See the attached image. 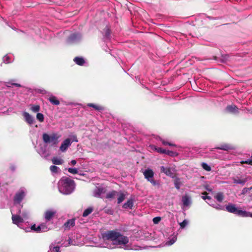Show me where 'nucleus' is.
I'll use <instances>...</instances> for the list:
<instances>
[{
	"mask_svg": "<svg viewBox=\"0 0 252 252\" xmlns=\"http://www.w3.org/2000/svg\"><path fill=\"white\" fill-rule=\"evenodd\" d=\"M23 116L24 117V120L27 124H28L29 125L33 124L34 122H35V120L33 117H32L26 111L23 113Z\"/></svg>",
	"mask_w": 252,
	"mask_h": 252,
	"instance_id": "ddd939ff",
	"label": "nucleus"
},
{
	"mask_svg": "<svg viewBox=\"0 0 252 252\" xmlns=\"http://www.w3.org/2000/svg\"><path fill=\"white\" fill-rule=\"evenodd\" d=\"M223 59H222V62H225L227 60H228L229 56L228 55H225V56L222 57Z\"/></svg>",
	"mask_w": 252,
	"mask_h": 252,
	"instance_id": "4d7b16f0",
	"label": "nucleus"
},
{
	"mask_svg": "<svg viewBox=\"0 0 252 252\" xmlns=\"http://www.w3.org/2000/svg\"><path fill=\"white\" fill-rule=\"evenodd\" d=\"M245 213H246L244 215H242V217H250L252 218V213H250L246 211H243Z\"/></svg>",
	"mask_w": 252,
	"mask_h": 252,
	"instance_id": "603ef678",
	"label": "nucleus"
},
{
	"mask_svg": "<svg viewBox=\"0 0 252 252\" xmlns=\"http://www.w3.org/2000/svg\"><path fill=\"white\" fill-rule=\"evenodd\" d=\"M241 163L242 164L246 163V164H248L252 165V155L250 159H248L246 160H243V161H241Z\"/></svg>",
	"mask_w": 252,
	"mask_h": 252,
	"instance_id": "49530a36",
	"label": "nucleus"
},
{
	"mask_svg": "<svg viewBox=\"0 0 252 252\" xmlns=\"http://www.w3.org/2000/svg\"><path fill=\"white\" fill-rule=\"evenodd\" d=\"M118 194L117 195L118 196L117 203L118 204H120L125 200L126 194L121 191L118 192Z\"/></svg>",
	"mask_w": 252,
	"mask_h": 252,
	"instance_id": "aec40b11",
	"label": "nucleus"
},
{
	"mask_svg": "<svg viewBox=\"0 0 252 252\" xmlns=\"http://www.w3.org/2000/svg\"><path fill=\"white\" fill-rule=\"evenodd\" d=\"M160 171L161 172L165 173L167 176L171 178L174 177V173L175 172V167L173 166H164L160 167Z\"/></svg>",
	"mask_w": 252,
	"mask_h": 252,
	"instance_id": "6e6552de",
	"label": "nucleus"
},
{
	"mask_svg": "<svg viewBox=\"0 0 252 252\" xmlns=\"http://www.w3.org/2000/svg\"><path fill=\"white\" fill-rule=\"evenodd\" d=\"M75 219H71L67 220L66 222H65L63 225V228L65 230H69L70 228L75 225Z\"/></svg>",
	"mask_w": 252,
	"mask_h": 252,
	"instance_id": "dca6fc26",
	"label": "nucleus"
},
{
	"mask_svg": "<svg viewBox=\"0 0 252 252\" xmlns=\"http://www.w3.org/2000/svg\"><path fill=\"white\" fill-rule=\"evenodd\" d=\"M101 191L99 189H97L94 191V196L96 197H98L100 195Z\"/></svg>",
	"mask_w": 252,
	"mask_h": 252,
	"instance_id": "6e6d98bb",
	"label": "nucleus"
},
{
	"mask_svg": "<svg viewBox=\"0 0 252 252\" xmlns=\"http://www.w3.org/2000/svg\"><path fill=\"white\" fill-rule=\"evenodd\" d=\"M207 203L210 206L213 207L214 208H216L217 210H224V207L220 205V204H214L212 203L211 202H208Z\"/></svg>",
	"mask_w": 252,
	"mask_h": 252,
	"instance_id": "2f4dec72",
	"label": "nucleus"
},
{
	"mask_svg": "<svg viewBox=\"0 0 252 252\" xmlns=\"http://www.w3.org/2000/svg\"><path fill=\"white\" fill-rule=\"evenodd\" d=\"M23 205L17 206V210L16 211L24 219V221L29 218V212L26 210H22Z\"/></svg>",
	"mask_w": 252,
	"mask_h": 252,
	"instance_id": "f8f14e48",
	"label": "nucleus"
},
{
	"mask_svg": "<svg viewBox=\"0 0 252 252\" xmlns=\"http://www.w3.org/2000/svg\"><path fill=\"white\" fill-rule=\"evenodd\" d=\"M226 210L229 213L236 214L241 217L246 213L243 212V210L238 209L236 207V205L232 203L229 204L226 206Z\"/></svg>",
	"mask_w": 252,
	"mask_h": 252,
	"instance_id": "423d86ee",
	"label": "nucleus"
},
{
	"mask_svg": "<svg viewBox=\"0 0 252 252\" xmlns=\"http://www.w3.org/2000/svg\"><path fill=\"white\" fill-rule=\"evenodd\" d=\"M104 32H105L104 37L107 39H110V31L109 28L108 27H106L104 29Z\"/></svg>",
	"mask_w": 252,
	"mask_h": 252,
	"instance_id": "72a5a7b5",
	"label": "nucleus"
},
{
	"mask_svg": "<svg viewBox=\"0 0 252 252\" xmlns=\"http://www.w3.org/2000/svg\"><path fill=\"white\" fill-rule=\"evenodd\" d=\"M215 197L220 202H222L224 199V196L222 192H218Z\"/></svg>",
	"mask_w": 252,
	"mask_h": 252,
	"instance_id": "7c9ffc66",
	"label": "nucleus"
},
{
	"mask_svg": "<svg viewBox=\"0 0 252 252\" xmlns=\"http://www.w3.org/2000/svg\"><path fill=\"white\" fill-rule=\"evenodd\" d=\"M9 169L12 172H14L16 169V166L13 163H11L9 165Z\"/></svg>",
	"mask_w": 252,
	"mask_h": 252,
	"instance_id": "3c124183",
	"label": "nucleus"
},
{
	"mask_svg": "<svg viewBox=\"0 0 252 252\" xmlns=\"http://www.w3.org/2000/svg\"><path fill=\"white\" fill-rule=\"evenodd\" d=\"M82 36L79 32L73 33L68 37L67 42L69 44H73L78 42L81 39Z\"/></svg>",
	"mask_w": 252,
	"mask_h": 252,
	"instance_id": "1a4fd4ad",
	"label": "nucleus"
},
{
	"mask_svg": "<svg viewBox=\"0 0 252 252\" xmlns=\"http://www.w3.org/2000/svg\"><path fill=\"white\" fill-rule=\"evenodd\" d=\"M3 61L4 63H9L10 61H9V58L8 56L6 55L3 58Z\"/></svg>",
	"mask_w": 252,
	"mask_h": 252,
	"instance_id": "5fc2aeb1",
	"label": "nucleus"
},
{
	"mask_svg": "<svg viewBox=\"0 0 252 252\" xmlns=\"http://www.w3.org/2000/svg\"><path fill=\"white\" fill-rule=\"evenodd\" d=\"M165 154L170 156L171 157H176L178 155V153L176 152H173L166 150Z\"/></svg>",
	"mask_w": 252,
	"mask_h": 252,
	"instance_id": "58836bf2",
	"label": "nucleus"
},
{
	"mask_svg": "<svg viewBox=\"0 0 252 252\" xmlns=\"http://www.w3.org/2000/svg\"><path fill=\"white\" fill-rule=\"evenodd\" d=\"M133 206V201L132 199H130L127 201L123 205L124 209H132Z\"/></svg>",
	"mask_w": 252,
	"mask_h": 252,
	"instance_id": "412c9836",
	"label": "nucleus"
},
{
	"mask_svg": "<svg viewBox=\"0 0 252 252\" xmlns=\"http://www.w3.org/2000/svg\"><path fill=\"white\" fill-rule=\"evenodd\" d=\"M49 101L53 104L58 105L60 104V101L57 97L54 95H51L48 98Z\"/></svg>",
	"mask_w": 252,
	"mask_h": 252,
	"instance_id": "4be33fe9",
	"label": "nucleus"
},
{
	"mask_svg": "<svg viewBox=\"0 0 252 252\" xmlns=\"http://www.w3.org/2000/svg\"><path fill=\"white\" fill-rule=\"evenodd\" d=\"M74 62L76 64L80 65L83 66L85 63V61L83 57H76L74 58L73 59Z\"/></svg>",
	"mask_w": 252,
	"mask_h": 252,
	"instance_id": "6ab92c4d",
	"label": "nucleus"
},
{
	"mask_svg": "<svg viewBox=\"0 0 252 252\" xmlns=\"http://www.w3.org/2000/svg\"><path fill=\"white\" fill-rule=\"evenodd\" d=\"M118 191L113 190L112 191L108 192L106 195L107 198H113L116 196L118 194Z\"/></svg>",
	"mask_w": 252,
	"mask_h": 252,
	"instance_id": "c85d7f7f",
	"label": "nucleus"
},
{
	"mask_svg": "<svg viewBox=\"0 0 252 252\" xmlns=\"http://www.w3.org/2000/svg\"><path fill=\"white\" fill-rule=\"evenodd\" d=\"M24 230H25L26 232H30L31 230H33V231H34L36 232V225L35 224H33L31 226V227H27V228H24Z\"/></svg>",
	"mask_w": 252,
	"mask_h": 252,
	"instance_id": "ea45409f",
	"label": "nucleus"
},
{
	"mask_svg": "<svg viewBox=\"0 0 252 252\" xmlns=\"http://www.w3.org/2000/svg\"><path fill=\"white\" fill-rule=\"evenodd\" d=\"M93 208L92 207H89L85 209L83 213V217H86L90 215L93 211Z\"/></svg>",
	"mask_w": 252,
	"mask_h": 252,
	"instance_id": "bb28decb",
	"label": "nucleus"
},
{
	"mask_svg": "<svg viewBox=\"0 0 252 252\" xmlns=\"http://www.w3.org/2000/svg\"><path fill=\"white\" fill-rule=\"evenodd\" d=\"M160 141H161L162 143L165 146L169 145L170 146H174V147L177 146L176 145L171 143H170V142H167L166 141H165L164 139H162V138H160Z\"/></svg>",
	"mask_w": 252,
	"mask_h": 252,
	"instance_id": "79ce46f5",
	"label": "nucleus"
},
{
	"mask_svg": "<svg viewBox=\"0 0 252 252\" xmlns=\"http://www.w3.org/2000/svg\"><path fill=\"white\" fill-rule=\"evenodd\" d=\"M188 221L186 220H184L182 222L180 223L181 228H184L188 224Z\"/></svg>",
	"mask_w": 252,
	"mask_h": 252,
	"instance_id": "8fccbe9b",
	"label": "nucleus"
},
{
	"mask_svg": "<svg viewBox=\"0 0 252 252\" xmlns=\"http://www.w3.org/2000/svg\"><path fill=\"white\" fill-rule=\"evenodd\" d=\"M182 201L183 202V207H188L191 204V200L190 196L186 195L182 197Z\"/></svg>",
	"mask_w": 252,
	"mask_h": 252,
	"instance_id": "a211bd4d",
	"label": "nucleus"
},
{
	"mask_svg": "<svg viewBox=\"0 0 252 252\" xmlns=\"http://www.w3.org/2000/svg\"><path fill=\"white\" fill-rule=\"evenodd\" d=\"M70 245H75V244L73 243L71 239L69 238L67 241L64 242L63 244H61V246L63 247H67Z\"/></svg>",
	"mask_w": 252,
	"mask_h": 252,
	"instance_id": "473e14b6",
	"label": "nucleus"
},
{
	"mask_svg": "<svg viewBox=\"0 0 252 252\" xmlns=\"http://www.w3.org/2000/svg\"><path fill=\"white\" fill-rule=\"evenodd\" d=\"M69 104L75 106V107L74 108V109H85L86 108V106L85 105H83L81 104H75V103H71Z\"/></svg>",
	"mask_w": 252,
	"mask_h": 252,
	"instance_id": "4c0bfd02",
	"label": "nucleus"
},
{
	"mask_svg": "<svg viewBox=\"0 0 252 252\" xmlns=\"http://www.w3.org/2000/svg\"><path fill=\"white\" fill-rule=\"evenodd\" d=\"M11 213L12 223L16 225L20 228L24 229L25 228L22 225V223L24 222V219L22 218L21 215H20L17 211L15 214H13L12 212Z\"/></svg>",
	"mask_w": 252,
	"mask_h": 252,
	"instance_id": "39448f33",
	"label": "nucleus"
},
{
	"mask_svg": "<svg viewBox=\"0 0 252 252\" xmlns=\"http://www.w3.org/2000/svg\"><path fill=\"white\" fill-rule=\"evenodd\" d=\"M206 193H207L206 192H204L203 194H206Z\"/></svg>",
	"mask_w": 252,
	"mask_h": 252,
	"instance_id": "338daca9",
	"label": "nucleus"
},
{
	"mask_svg": "<svg viewBox=\"0 0 252 252\" xmlns=\"http://www.w3.org/2000/svg\"><path fill=\"white\" fill-rule=\"evenodd\" d=\"M177 235H174L171 237L169 238V240L166 241V245L171 246L173 245L177 240Z\"/></svg>",
	"mask_w": 252,
	"mask_h": 252,
	"instance_id": "b1692460",
	"label": "nucleus"
},
{
	"mask_svg": "<svg viewBox=\"0 0 252 252\" xmlns=\"http://www.w3.org/2000/svg\"><path fill=\"white\" fill-rule=\"evenodd\" d=\"M87 106L94 108L95 110H104L105 109V108L102 106L97 105L93 103H88Z\"/></svg>",
	"mask_w": 252,
	"mask_h": 252,
	"instance_id": "a878e982",
	"label": "nucleus"
},
{
	"mask_svg": "<svg viewBox=\"0 0 252 252\" xmlns=\"http://www.w3.org/2000/svg\"><path fill=\"white\" fill-rule=\"evenodd\" d=\"M217 149L222 150L224 151H229L233 150L235 149V147L232 145L227 144V143H223L220 145L219 146L216 148Z\"/></svg>",
	"mask_w": 252,
	"mask_h": 252,
	"instance_id": "2eb2a0df",
	"label": "nucleus"
},
{
	"mask_svg": "<svg viewBox=\"0 0 252 252\" xmlns=\"http://www.w3.org/2000/svg\"><path fill=\"white\" fill-rule=\"evenodd\" d=\"M143 175L145 178L149 182H150L153 186L159 187V183L158 181L154 180V173L151 169H147L143 172Z\"/></svg>",
	"mask_w": 252,
	"mask_h": 252,
	"instance_id": "20e7f679",
	"label": "nucleus"
},
{
	"mask_svg": "<svg viewBox=\"0 0 252 252\" xmlns=\"http://www.w3.org/2000/svg\"><path fill=\"white\" fill-rule=\"evenodd\" d=\"M72 143V141H71V140L70 138H66L62 142L60 147V150L63 152L66 151L68 147L71 145Z\"/></svg>",
	"mask_w": 252,
	"mask_h": 252,
	"instance_id": "4468645a",
	"label": "nucleus"
},
{
	"mask_svg": "<svg viewBox=\"0 0 252 252\" xmlns=\"http://www.w3.org/2000/svg\"><path fill=\"white\" fill-rule=\"evenodd\" d=\"M248 112H249L250 114L252 115V111H247Z\"/></svg>",
	"mask_w": 252,
	"mask_h": 252,
	"instance_id": "69168bd1",
	"label": "nucleus"
},
{
	"mask_svg": "<svg viewBox=\"0 0 252 252\" xmlns=\"http://www.w3.org/2000/svg\"><path fill=\"white\" fill-rule=\"evenodd\" d=\"M250 180V178L247 177L244 178H239L238 177L233 178V181L234 184H240L242 185H244L245 184Z\"/></svg>",
	"mask_w": 252,
	"mask_h": 252,
	"instance_id": "f3484780",
	"label": "nucleus"
},
{
	"mask_svg": "<svg viewBox=\"0 0 252 252\" xmlns=\"http://www.w3.org/2000/svg\"><path fill=\"white\" fill-rule=\"evenodd\" d=\"M5 112H6V111H3V112H2V113H0V116H3V115H5V114H6L5 113Z\"/></svg>",
	"mask_w": 252,
	"mask_h": 252,
	"instance_id": "0e129e2a",
	"label": "nucleus"
},
{
	"mask_svg": "<svg viewBox=\"0 0 252 252\" xmlns=\"http://www.w3.org/2000/svg\"><path fill=\"white\" fill-rule=\"evenodd\" d=\"M202 168L207 171H210L211 170V167L206 163L203 162L201 164Z\"/></svg>",
	"mask_w": 252,
	"mask_h": 252,
	"instance_id": "37998d69",
	"label": "nucleus"
},
{
	"mask_svg": "<svg viewBox=\"0 0 252 252\" xmlns=\"http://www.w3.org/2000/svg\"><path fill=\"white\" fill-rule=\"evenodd\" d=\"M239 109H240V108H238L237 106H236L234 104H231L229 105L226 107V110H238Z\"/></svg>",
	"mask_w": 252,
	"mask_h": 252,
	"instance_id": "e433bc0d",
	"label": "nucleus"
},
{
	"mask_svg": "<svg viewBox=\"0 0 252 252\" xmlns=\"http://www.w3.org/2000/svg\"><path fill=\"white\" fill-rule=\"evenodd\" d=\"M43 140L46 144L55 145L57 143V137L55 134L49 135L47 133H44L43 134Z\"/></svg>",
	"mask_w": 252,
	"mask_h": 252,
	"instance_id": "0eeeda50",
	"label": "nucleus"
},
{
	"mask_svg": "<svg viewBox=\"0 0 252 252\" xmlns=\"http://www.w3.org/2000/svg\"><path fill=\"white\" fill-rule=\"evenodd\" d=\"M245 110L248 111V110H249L248 109H246V110Z\"/></svg>",
	"mask_w": 252,
	"mask_h": 252,
	"instance_id": "774afa93",
	"label": "nucleus"
},
{
	"mask_svg": "<svg viewBox=\"0 0 252 252\" xmlns=\"http://www.w3.org/2000/svg\"><path fill=\"white\" fill-rule=\"evenodd\" d=\"M75 187L74 181L66 177L62 178L58 183L59 191L64 195H68L73 192Z\"/></svg>",
	"mask_w": 252,
	"mask_h": 252,
	"instance_id": "f03ea898",
	"label": "nucleus"
},
{
	"mask_svg": "<svg viewBox=\"0 0 252 252\" xmlns=\"http://www.w3.org/2000/svg\"><path fill=\"white\" fill-rule=\"evenodd\" d=\"M26 192L25 189L21 188L16 192L13 198V203L17 207L21 205V203L26 196Z\"/></svg>",
	"mask_w": 252,
	"mask_h": 252,
	"instance_id": "7ed1b4c3",
	"label": "nucleus"
},
{
	"mask_svg": "<svg viewBox=\"0 0 252 252\" xmlns=\"http://www.w3.org/2000/svg\"><path fill=\"white\" fill-rule=\"evenodd\" d=\"M174 185L175 188L177 189H179L181 185L180 179L179 178H176L174 181Z\"/></svg>",
	"mask_w": 252,
	"mask_h": 252,
	"instance_id": "c9c22d12",
	"label": "nucleus"
},
{
	"mask_svg": "<svg viewBox=\"0 0 252 252\" xmlns=\"http://www.w3.org/2000/svg\"><path fill=\"white\" fill-rule=\"evenodd\" d=\"M102 236L104 242L103 247L111 249L115 248L116 246L126 245L129 242L128 237L115 230L105 232Z\"/></svg>",
	"mask_w": 252,
	"mask_h": 252,
	"instance_id": "f257e3e1",
	"label": "nucleus"
},
{
	"mask_svg": "<svg viewBox=\"0 0 252 252\" xmlns=\"http://www.w3.org/2000/svg\"><path fill=\"white\" fill-rule=\"evenodd\" d=\"M50 170L53 173H57L61 171L60 168L56 165H51Z\"/></svg>",
	"mask_w": 252,
	"mask_h": 252,
	"instance_id": "c756f323",
	"label": "nucleus"
},
{
	"mask_svg": "<svg viewBox=\"0 0 252 252\" xmlns=\"http://www.w3.org/2000/svg\"><path fill=\"white\" fill-rule=\"evenodd\" d=\"M201 197L203 200H206V199L211 200V197L210 196L203 195V196H202Z\"/></svg>",
	"mask_w": 252,
	"mask_h": 252,
	"instance_id": "13d9d810",
	"label": "nucleus"
},
{
	"mask_svg": "<svg viewBox=\"0 0 252 252\" xmlns=\"http://www.w3.org/2000/svg\"><path fill=\"white\" fill-rule=\"evenodd\" d=\"M68 171L73 174H75L78 173V169L75 168H68L67 169Z\"/></svg>",
	"mask_w": 252,
	"mask_h": 252,
	"instance_id": "a18cd8bd",
	"label": "nucleus"
},
{
	"mask_svg": "<svg viewBox=\"0 0 252 252\" xmlns=\"http://www.w3.org/2000/svg\"><path fill=\"white\" fill-rule=\"evenodd\" d=\"M12 85L18 87H21V85L20 84L12 83V81L7 82L6 84V86L7 87H11Z\"/></svg>",
	"mask_w": 252,
	"mask_h": 252,
	"instance_id": "a19ab883",
	"label": "nucleus"
},
{
	"mask_svg": "<svg viewBox=\"0 0 252 252\" xmlns=\"http://www.w3.org/2000/svg\"><path fill=\"white\" fill-rule=\"evenodd\" d=\"M40 107L39 105H32L31 106V110H39Z\"/></svg>",
	"mask_w": 252,
	"mask_h": 252,
	"instance_id": "09e8293b",
	"label": "nucleus"
},
{
	"mask_svg": "<svg viewBox=\"0 0 252 252\" xmlns=\"http://www.w3.org/2000/svg\"><path fill=\"white\" fill-rule=\"evenodd\" d=\"M252 189V187L250 188H245L242 189V194H245L247 193L248 191H250Z\"/></svg>",
	"mask_w": 252,
	"mask_h": 252,
	"instance_id": "de8ad7c7",
	"label": "nucleus"
},
{
	"mask_svg": "<svg viewBox=\"0 0 252 252\" xmlns=\"http://www.w3.org/2000/svg\"><path fill=\"white\" fill-rule=\"evenodd\" d=\"M71 141L74 142H78V140H77V138H76V136H73V138H72V140H71Z\"/></svg>",
	"mask_w": 252,
	"mask_h": 252,
	"instance_id": "052dcab7",
	"label": "nucleus"
},
{
	"mask_svg": "<svg viewBox=\"0 0 252 252\" xmlns=\"http://www.w3.org/2000/svg\"><path fill=\"white\" fill-rule=\"evenodd\" d=\"M36 232L38 233L41 232L40 224L36 227Z\"/></svg>",
	"mask_w": 252,
	"mask_h": 252,
	"instance_id": "bf43d9fd",
	"label": "nucleus"
},
{
	"mask_svg": "<svg viewBox=\"0 0 252 252\" xmlns=\"http://www.w3.org/2000/svg\"><path fill=\"white\" fill-rule=\"evenodd\" d=\"M152 149L156 151L157 152L160 153V154H164L166 152V150L163 149L161 148L157 147L156 146H152L151 147Z\"/></svg>",
	"mask_w": 252,
	"mask_h": 252,
	"instance_id": "cd10ccee",
	"label": "nucleus"
},
{
	"mask_svg": "<svg viewBox=\"0 0 252 252\" xmlns=\"http://www.w3.org/2000/svg\"><path fill=\"white\" fill-rule=\"evenodd\" d=\"M161 218L159 217H157L153 219V221L155 224H157L160 220Z\"/></svg>",
	"mask_w": 252,
	"mask_h": 252,
	"instance_id": "864d4df0",
	"label": "nucleus"
},
{
	"mask_svg": "<svg viewBox=\"0 0 252 252\" xmlns=\"http://www.w3.org/2000/svg\"><path fill=\"white\" fill-rule=\"evenodd\" d=\"M70 163L72 165H74L75 164H76V161L75 160H71L70 161Z\"/></svg>",
	"mask_w": 252,
	"mask_h": 252,
	"instance_id": "680f3d73",
	"label": "nucleus"
},
{
	"mask_svg": "<svg viewBox=\"0 0 252 252\" xmlns=\"http://www.w3.org/2000/svg\"><path fill=\"white\" fill-rule=\"evenodd\" d=\"M52 163L55 165H61L63 163V160L59 157H54L52 159Z\"/></svg>",
	"mask_w": 252,
	"mask_h": 252,
	"instance_id": "5701e85b",
	"label": "nucleus"
},
{
	"mask_svg": "<svg viewBox=\"0 0 252 252\" xmlns=\"http://www.w3.org/2000/svg\"><path fill=\"white\" fill-rule=\"evenodd\" d=\"M57 211L54 209H49L45 211L44 214V218L46 222L51 221L55 217Z\"/></svg>",
	"mask_w": 252,
	"mask_h": 252,
	"instance_id": "9d476101",
	"label": "nucleus"
},
{
	"mask_svg": "<svg viewBox=\"0 0 252 252\" xmlns=\"http://www.w3.org/2000/svg\"><path fill=\"white\" fill-rule=\"evenodd\" d=\"M229 112H231L232 114L235 115H237L239 112V111H229Z\"/></svg>",
	"mask_w": 252,
	"mask_h": 252,
	"instance_id": "e2e57ef3",
	"label": "nucleus"
},
{
	"mask_svg": "<svg viewBox=\"0 0 252 252\" xmlns=\"http://www.w3.org/2000/svg\"><path fill=\"white\" fill-rule=\"evenodd\" d=\"M36 119L40 122H42L44 119V115L42 113H38L36 115Z\"/></svg>",
	"mask_w": 252,
	"mask_h": 252,
	"instance_id": "c03bdc74",
	"label": "nucleus"
},
{
	"mask_svg": "<svg viewBox=\"0 0 252 252\" xmlns=\"http://www.w3.org/2000/svg\"><path fill=\"white\" fill-rule=\"evenodd\" d=\"M36 151L43 158L47 159L49 156L47 151V147L45 145H40L39 148L36 150Z\"/></svg>",
	"mask_w": 252,
	"mask_h": 252,
	"instance_id": "9b49d317",
	"label": "nucleus"
},
{
	"mask_svg": "<svg viewBox=\"0 0 252 252\" xmlns=\"http://www.w3.org/2000/svg\"><path fill=\"white\" fill-rule=\"evenodd\" d=\"M40 226H41V232H47L48 230H49L50 229H51V228H49L47 226V225H46V224L45 223H41L40 224Z\"/></svg>",
	"mask_w": 252,
	"mask_h": 252,
	"instance_id": "f704fd0d",
	"label": "nucleus"
},
{
	"mask_svg": "<svg viewBox=\"0 0 252 252\" xmlns=\"http://www.w3.org/2000/svg\"><path fill=\"white\" fill-rule=\"evenodd\" d=\"M48 252H61L59 246H55L53 244H51L49 247V250Z\"/></svg>",
	"mask_w": 252,
	"mask_h": 252,
	"instance_id": "393cba45",
	"label": "nucleus"
}]
</instances>
